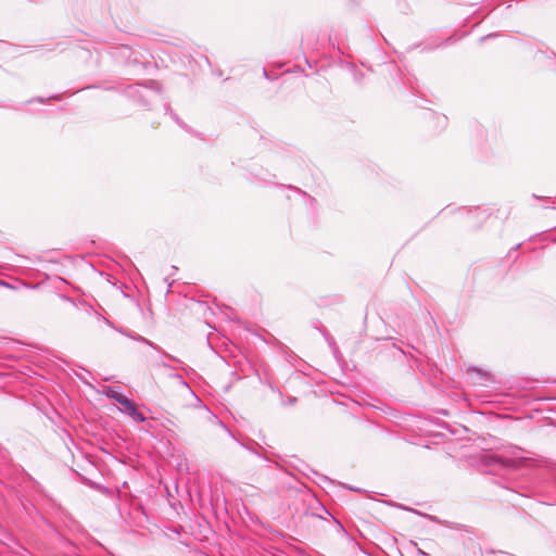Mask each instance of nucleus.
I'll list each match as a JSON object with an SVG mask.
<instances>
[{"label":"nucleus","instance_id":"1","mask_svg":"<svg viewBox=\"0 0 556 556\" xmlns=\"http://www.w3.org/2000/svg\"><path fill=\"white\" fill-rule=\"evenodd\" d=\"M172 390L174 392V396L182 397V399H193L195 397L190 388L180 379H174L170 383Z\"/></svg>","mask_w":556,"mask_h":556},{"label":"nucleus","instance_id":"2","mask_svg":"<svg viewBox=\"0 0 556 556\" xmlns=\"http://www.w3.org/2000/svg\"><path fill=\"white\" fill-rule=\"evenodd\" d=\"M118 402L124 405L128 413L132 415L137 420H143V416L137 412L135 405L128 399L121 396L118 397Z\"/></svg>","mask_w":556,"mask_h":556},{"label":"nucleus","instance_id":"3","mask_svg":"<svg viewBox=\"0 0 556 556\" xmlns=\"http://www.w3.org/2000/svg\"><path fill=\"white\" fill-rule=\"evenodd\" d=\"M0 286L1 287H7V288H11V289H16L17 288L16 286L11 285L10 282H8L5 280H0Z\"/></svg>","mask_w":556,"mask_h":556}]
</instances>
